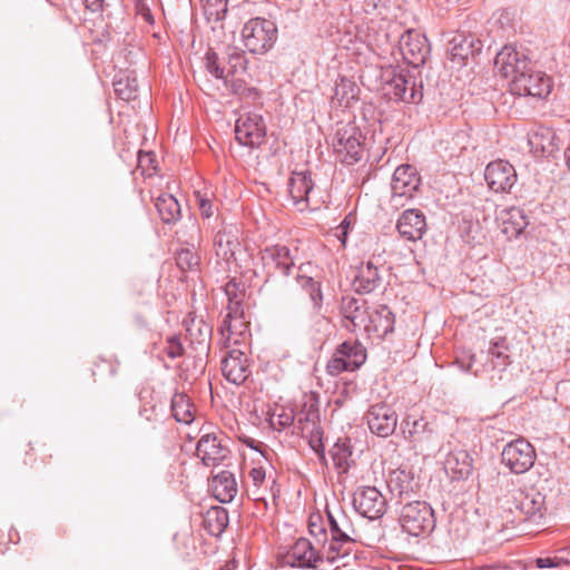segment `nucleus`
<instances>
[{
    "instance_id": "f257e3e1",
    "label": "nucleus",
    "mask_w": 570,
    "mask_h": 570,
    "mask_svg": "<svg viewBox=\"0 0 570 570\" xmlns=\"http://www.w3.org/2000/svg\"><path fill=\"white\" fill-rule=\"evenodd\" d=\"M325 513L328 534L326 560L333 564L348 554L344 547L355 542L357 531L352 518L342 508L331 509L327 505Z\"/></svg>"
},
{
    "instance_id": "f03ea898",
    "label": "nucleus",
    "mask_w": 570,
    "mask_h": 570,
    "mask_svg": "<svg viewBox=\"0 0 570 570\" xmlns=\"http://www.w3.org/2000/svg\"><path fill=\"white\" fill-rule=\"evenodd\" d=\"M384 77L386 95L394 101L420 104L423 99V85L406 69L389 68Z\"/></svg>"
},
{
    "instance_id": "7ed1b4c3",
    "label": "nucleus",
    "mask_w": 570,
    "mask_h": 570,
    "mask_svg": "<svg viewBox=\"0 0 570 570\" xmlns=\"http://www.w3.org/2000/svg\"><path fill=\"white\" fill-rule=\"evenodd\" d=\"M277 33V26L274 21L256 17L243 26L242 40L250 53L264 55L274 47Z\"/></svg>"
},
{
    "instance_id": "20e7f679",
    "label": "nucleus",
    "mask_w": 570,
    "mask_h": 570,
    "mask_svg": "<svg viewBox=\"0 0 570 570\" xmlns=\"http://www.w3.org/2000/svg\"><path fill=\"white\" fill-rule=\"evenodd\" d=\"M399 522L404 532L413 537L431 532L435 528L434 510L425 501H410L403 504Z\"/></svg>"
},
{
    "instance_id": "39448f33",
    "label": "nucleus",
    "mask_w": 570,
    "mask_h": 570,
    "mask_svg": "<svg viewBox=\"0 0 570 570\" xmlns=\"http://www.w3.org/2000/svg\"><path fill=\"white\" fill-rule=\"evenodd\" d=\"M261 259L266 275L264 285L275 281L277 275L289 277L296 267L295 256L286 245H272L261 252Z\"/></svg>"
},
{
    "instance_id": "423d86ee",
    "label": "nucleus",
    "mask_w": 570,
    "mask_h": 570,
    "mask_svg": "<svg viewBox=\"0 0 570 570\" xmlns=\"http://www.w3.org/2000/svg\"><path fill=\"white\" fill-rule=\"evenodd\" d=\"M508 509L518 511L521 514L520 520L539 522L546 514V495L534 488L527 490L515 489L507 498Z\"/></svg>"
},
{
    "instance_id": "0eeeda50",
    "label": "nucleus",
    "mask_w": 570,
    "mask_h": 570,
    "mask_svg": "<svg viewBox=\"0 0 570 570\" xmlns=\"http://www.w3.org/2000/svg\"><path fill=\"white\" fill-rule=\"evenodd\" d=\"M366 361V348L358 341H344L341 343L327 363V372L338 375L342 372L358 370Z\"/></svg>"
},
{
    "instance_id": "6e6552de",
    "label": "nucleus",
    "mask_w": 570,
    "mask_h": 570,
    "mask_svg": "<svg viewBox=\"0 0 570 570\" xmlns=\"http://www.w3.org/2000/svg\"><path fill=\"white\" fill-rule=\"evenodd\" d=\"M552 83L550 77L533 69L532 63L517 73L511 80V91L518 96H531L546 98L551 92Z\"/></svg>"
},
{
    "instance_id": "1a4fd4ad",
    "label": "nucleus",
    "mask_w": 570,
    "mask_h": 570,
    "mask_svg": "<svg viewBox=\"0 0 570 570\" xmlns=\"http://www.w3.org/2000/svg\"><path fill=\"white\" fill-rule=\"evenodd\" d=\"M535 458L533 445L523 438L505 444L501 453L502 463L514 474L529 471L533 466Z\"/></svg>"
},
{
    "instance_id": "9d476101",
    "label": "nucleus",
    "mask_w": 570,
    "mask_h": 570,
    "mask_svg": "<svg viewBox=\"0 0 570 570\" xmlns=\"http://www.w3.org/2000/svg\"><path fill=\"white\" fill-rule=\"evenodd\" d=\"M342 326L348 332L364 328L370 332V315L367 301L353 295H343L340 301Z\"/></svg>"
},
{
    "instance_id": "9b49d317",
    "label": "nucleus",
    "mask_w": 570,
    "mask_h": 570,
    "mask_svg": "<svg viewBox=\"0 0 570 570\" xmlns=\"http://www.w3.org/2000/svg\"><path fill=\"white\" fill-rule=\"evenodd\" d=\"M363 135L355 126H346L337 129L333 146L341 157V161L346 165H354L362 159L363 156Z\"/></svg>"
},
{
    "instance_id": "f8f14e48",
    "label": "nucleus",
    "mask_w": 570,
    "mask_h": 570,
    "mask_svg": "<svg viewBox=\"0 0 570 570\" xmlns=\"http://www.w3.org/2000/svg\"><path fill=\"white\" fill-rule=\"evenodd\" d=\"M403 59L411 66L417 68L423 66L430 55L428 38L415 31L405 30L396 37Z\"/></svg>"
},
{
    "instance_id": "ddd939ff",
    "label": "nucleus",
    "mask_w": 570,
    "mask_h": 570,
    "mask_svg": "<svg viewBox=\"0 0 570 570\" xmlns=\"http://www.w3.org/2000/svg\"><path fill=\"white\" fill-rule=\"evenodd\" d=\"M353 507L361 517L377 520L384 515L387 502L375 487H361L354 493Z\"/></svg>"
},
{
    "instance_id": "4468645a",
    "label": "nucleus",
    "mask_w": 570,
    "mask_h": 570,
    "mask_svg": "<svg viewBox=\"0 0 570 570\" xmlns=\"http://www.w3.org/2000/svg\"><path fill=\"white\" fill-rule=\"evenodd\" d=\"M266 137V126L262 116L253 114L240 116L235 126V139L249 148L259 147Z\"/></svg>"
},
{
    "instance_id": "2eb2a0df",
    "label": "nucleus",
    "mask_w": 570,
    "mask_h": 570,
    "mask_svg": "<svg viewBox=\"0 0 570 570\" xmlns=\"http://www.w3.org/2000/svg\"><path fill=\"white\" fill-rule=\"evenodd\" d=\"M484 179L490 190L509 193L518 179L514 167L507 160L498 159L487 165Z\"/></svg>"
},
{
    "instance_id": "dca6fc26",
    "label": "nucleus",
    "mask_w": 570,
    "mask_h": 570,
    "mask_svg": "<svg viewBox=\"0 0 570 570\" xmlns=\"http://www.w3.org/2000/svg\"><path fill=\"white\" fill-rule=\"evenodd\" d=\"M365 420L370 431L380 436L392 435L397 425V414L385 403H376L368 407Z\"/></svg>"
},
{
    "instance_id": "f3484780",
    "label": "nucleus",
    "mask_w": 570,
    "mask_h": 570,
    "mask_svg": "<svg viewBox=\"0 0 570 570\" xmlns=\"http://www.w3.org/2000/svg\"><path fill=\"white\" fill-rule=\"evenodd\" d=\"M322 561V554L306 538L297 539L284 556V563L292 568L320 570L318 563Z\"/></svg>"
},
{
    "instance_id": "a211bd4d",
    "label": "nucleus",
    "mask_w": 570,
    "mask_h": 570,
    "mask_svg": "<svg viewBox=\"0 0 570 570\" xmlns=\"http://www.w3.org/2000/svg\"><path fill=\"white\" fill-rule=\"evenodd\" d=\"M531 60L525 50H519L515 46H504L494 58V67L504 78H514V76L527 69Z\"/></svg>"
},
{
    "instance_id": "6ab92c4d",
    "label": "nucleus",
    "mask_w": 570,
    "mask_h": 570,
    "mask_svg": "<svg viewBox=\"0 0 570 570\" xmlns=\"http://www.w3.org/2000/svg\"><path fill=\"white\" fill-rule=\"evenodd\" d=\"M317 421L318 410L314 404H311L307 412L301 413L298 416L299 429L307 436L308 445L318 455L320 460H324L323 430Z\"/></svg>"
},
{
    "instance_id": "aec40b11",
    "label": "nucleus",
    "mask_w": 570,
    "mask_h": 570,
    "mask_svg": "<svg viewBox=\"0 0 570 570\" xmlns=\"http://www.w3.org/2000/svg\"><path fill=\"white\" fill-rule=\"evenodd\" d=\"M420 185L421 176L416 168L410 164L400 165L394 170L391 181L393 199L396 197L411 198L413 193L419 189Z\"/></svg>"
},
{
    "instance_id": "412c9836",
    "label": "nucleus",
    "mask_w": 570,
    "mask_h": 570,
    "mask_svg": "<svg viewBox=\"0 0 570 570\" xmlns=\"http://www.w3.org/2000/svg\"><path fill=\"white\" fill-rule=\"evenodd\" d=\"M222 373L229 383L243 384L252 373L246 354L236 348L230 350L222 360Z\"/></svg>"
},
{
    "instance_id": "4be33fe9",
    "label": "nucleus",
    "mask_w": 570,
    "mask_h": 570,
    "mask_svg": "<svg viewBox=\"0 0 570 570\" xmlns=\"http://www.w3.org/2000/svg\"><path fill=\"white\" fill-rule=\"evenodd\" d=\"M482 47V41L474 35L460 32L450 40L448 52L453 62L464 65L469 57L479 55Z\"/></svg>"
},
{
    "instance_id": "5701e85b",
    "label": "nucleus",
    "mask_w": 570,
    "mask_h": 570,
    "mask_svg": "<svg viewBox=\"0 0 570 570\" xmlns=\"http://www.w3.org/2000/svg\"><path fill=\"white\" fill-rule=\"evenodd\" d=\"M396 229L403 238L419 240L426 232L425 215L420 209H406L400 215Z\"/></svg>"
},
{
    "instance_id": "b1692460",
    "label": "nucleus",
    "mask_w": 570,
    "mask_h": 570,
    "mask_svg": "<svg viewBox=\"0 0 570 570\" xmlns=\"http://www.w3.org/2000/svg\"><path fill=\"white\" fill-rule=\"evenodd\" d=\"M228 452L215 433L203 434L196 446V454L206 466L220 463L226 459Z\"/></svg>"
},
{
    "instance_id": "393cba45",
    "label": "nucleus",
    "mask_w": 570,
    "mask_h": 570,
    "mask_svg": "<svg viewBox=\"0 0 570 570\" xmlns=\"http://www.w3.org/2000/svg\"><path fill=\"white\" fill-rule=\"evenodd\" d=\"M382 284V276L379 267L371 261L362 263L354 275L353 288L356 294L364 295L373 293Z\"/></svg>"
},
{
    "instance_id": "a878e982",
    "label": "nucleus",
    "mask_w": 570,
    "mask_h": 570,
    "mask_svg": "<svg viewBox=\"0 0 570 570\" xmlns=\"http://www.w3.org/2000/svg\"><path fill=\"white\" fill-rule=\"evenodd\" d=\"M560 139L556 132L549 128L541 126L529 136V145L534 153L542 157H554V153L560 149Z\"/></svg>"
},
{
    "instance_id": "bb28decb",
    "label": "nucleus",
    "mask_w": 570,
    "mask_h": 570,
    "mask_svg": "<svg viewBox=\"0 0 570 570\" xmlns=\"http://www.w3.org/2000/svg\"><path fill=\"white\" fill-rule=\"evenodd\" d=\"M497 219L502 223V232L508 237H518L529 225V217L519 207L501 209L497 215Z\"/></svg>"
},
{
    "instance_id": "cd10ccee",
    "label": "nucleus",
    "mask_w": 570,
    "mask_h": 570,
    "mask_svg": "<svg viewBox=\"0 0 570 570\" xmlns=\"http://www.w3.org/2000/svg\"><path fill=\"white\" fill-rule=\"evenodd\" d=\"M209 488L215 499L220 503H229L237 494L238 488L235 475L230 471L223 470L212 476Z\"/></svg>"
},
{
    "instance_id": "c85d7f7f",
    "label": "nucleus",
    "mask_w": 570,
    "mask_h": 570,
    "mask_svg": "<svg viewBox=\"0 0 570 570\" xmlns=\"http://www.w3.org/2000/svg\"><path fill=\"white\" fill-rule=\"evenodd\" d=\"M314 184L308 171H294L288 181V191L295 205L307 204Z\"/></svg>"
},
{
    "instance_id": "c756f323",
    "label": "nucleus",
    "mask_w": 570,
    "mask_h": 570,
    "mask_svg": "<svg viewBox=\"0 0 570 570\" xmlns=\"http://www.w3.org/2000/svg\"><path fill=\"white\" fill-rule=\"evenodd\" d=\"M155 206L164 224L173 225L181 218L180 204L171 194L161 193L156 198Z\"/></svg>"
},
{
    "instance_id": "7c9ffc66",
    "label": "nucleus",
    "mask_w": 570,
    "mask_h": 570,
    "mask_svg": "<svg viewBox=\"0 0 570 570\" xmlns=\"http://www.w3.org/2000/svg\"><path fill=\"white\" fill-rule=\"evenodd\" d=\"M445 469L452 471L454 479H468L473 471V459L464 450L453 451L446 458Z\"/></svg>"
},
{
    "instance_id": "2f4dec72",
    "label": "nucleus",
    "mask_w": 570,
    "mask_h": 570,
    "mask_svg": "<svg viewBox=\"0 0 570 570\" xmlns=\"http://www.w3.org/2000/svg\"><path fill=\"white\" fill-rule=\"evenodd\" d=\"M115 94L122 100L129 101L137 97L138 83L134 71L121 70L114 77Z\"/></svg>"
},
{
    "instance_id": "473e14b6",
    "label": "nucleus",
    "mask_w": 570,
    "mask_h": 570,
    "mask_svg": "<svg viewBox=\"0 0 570 570\" xmlns=\"http://www.w3.org/2000/svg\"><path fill=\"white\" fill-rule=\"evenodd\" d=\"M395 316L386 305H380L370 315V331L386 336L394 331Z\"/></svg>"
},
{
    "instance_id": "72a5a7b5",
    "label": "nucleus",
    "mask_w": 570,
    "mask_h": 570,
    "mask_svg": "<svg viewBox=\"0 0 570 570\" xmlns=\"http://www.w3.org/2000/svg\"><path fill=\"white\" fill-rule=\"evenodd\" d=\"M413 475L405 470H394L386 481L387 488L393 495L400 499L407 495L412 490Z\"/></svg>"
},
{
    "instance_id": "f704fd0d",
    "label": "nucleus",
    "mask_w": 570,
    "mask_h": 570,
    "mask_svg": "<svg viewBox=\"0 0 570 570\" xmlns=\"http://www.w3.org/2000/svg\"><path fill=\"white\" fill-rule=\"evenodd\" d=\"M301 269L302 266H298L297 272L295 273V279L297 284L308 294L313 303V308L318 312L323 304L321 283L314 281L313 277L302 275L299 273Z\"/></svg>"
},
{
    "instance_id": "c9c22d12",
    "label": "nucleus",
    "mask_w": 570,
    "mask_h": 570,
    "mask_svg": "<svg viewBox=\"0 0 570 570\" xmlns=\"http://www.w3.org/2000/svg\"><path fill=\"white\" fill-rule=\"evenodd\" d=\"M224 62L228 66L229 76L244 73L247 70L248 59L244 50L237 47L228 46L223 57Z\"/></svg>"
},
{
    "instance_id": "e433bc0d",
    "label": "nucleus",
    "mask_w": 570,
    "mask_h": 570,
    "mask_svg": "<svg viewBox=\"0 0 570 570\" xmlns=\"http://www.w3.org/2000/svg\"><path fill=\"white\" fill-rule=\"evenodd\" d=\"M205 523L209 529L210 534L218 535L225 531L228 525V512L222 507H215L207 511Z\"/></svg>"
},
{
    "instance_id": "4c0bfd02",
    "label": "nucleus",
    "mask_w": 570,
    "mask_h": 570,
    "mask_svg": "<svg viewBox=\"0 0 570 570\" xmlns=\"http://www.w3.org/2000/svg\"><path fill=\"white\" fill-rule=\"evenodd\" d=\"M193 345H199L202 348H208L212 338L213 328L203 320L193 321V325L187 328Z\"/></svg>"
},
{
    "instance_id": "58836bf2",
    "label": "nucleus",
    "mask_w": 570,
    "mask_h": 570,
    "mask_svg": "<svg viewBox=\"0 0 570 570\" xmlns=\"http://www.w3.org/2000/svg\"><path fill=\"white\" fill-rule=\"evenodd\" d=\"M358 92L357 86L345 77H342L340 82L336 83L333 101H336L338 106L347 107L351 100L356 99Z\"/></svg>"
},
{
    "instance_id": "ea45409f",
    "label": "nucleus",
    "mask_w": 570,
    "mask_h": 570,
    "mask_svg": "<svg viewBox=\"0 0 570 570\" xmlns=\"http://www.w3.org/2000/svg\"><path fill=\"white\" fill-rule=\"evenodd\" d=\"M226 62L222 60L218 53L209 48L205 53V67L206 70L216 79L227 81L229 73L225 68Z\"/></svg>"
},
{
    "instance_id": "a19ab883",
    "label": "nucleus",
    "mask_w": 570,
    "mask_h": 570,
    "mask_svg": "<svg viewBox=\"0 0 570 570\" xmlns=\"http://www.w3.org/2000/svg\"><path fill=\"white\" fill-rule=\"evenodd\" d=\"M203 11L208 22H219L228 11V0H203Z\"/></svg>"
},
{
    "instance_id": "79ce46f5",
    "label": "nucleus",
    "mask_w": 570,
    "mask_h": 570,
    "mask_svg": "<svg viewBox=\"0 0 570 570\" xmlns=\"http://www.w3.org/2000/svg\"><path fill=\"white\" fill-rule=\"evenodd\" d=\"M308 532L318 543L326 544L328 541L326 520L321 512L316 511L309 514L307 521Z\"/></svg>"
},
{
    "instance_id": "37998d69",
    "label": "nucleus",
    "mask_w": 570,
    "mask_h": 570,
    "mask_svg": "<svg viewBox=\"0 0 570 570\" xmlns=\"http://www.w3.org/2000/svg\"><path fill=\"white\" fill-rule=\"evenodd\" d=\"M507 351L508 345L505 337H498L490 343L488 353L493 358V367L504 368L509 364Z\"/></svg>"
},
{
    "instance_id": "c03bdc74",
    "label": "nucleus",
    "mask_w": 570,
    "mask_h": 570,
    "mask_svg": "<svg viewBox=\"0 0 570 570\" xmlns=\"http://www.w3.org/2000/svg\"><path fill=\"white\" fill-rule=\"evenodd\" d=\"M173 415L177 422L190 423L193 421V414L190 406L186 401L185 394H175L171 400Z\"/></svg>"
},
{
    "instance_id": "a18cd8bd",
    "label": "nucleus",
    "mask_w": 570,
    "mask_h": 570,
    "mask_svg": "<svg viewBox=\"0 0 570 570\" xmlns=\"http://www.w3.org/2000/svg\"><path fill=\"white\" fill-rule=\"evenodd\" d=\"M175 259L181 271H194L199 265V256L189 248L178 250Z\"/></svg>"
},
{
    "instance_id": "49530a36",
    "label": "nucleus",
    "mask_w": 570,
    "mask_h": 570,
    "mask_svg": "<svg viewBox=\"0 0 570 570\" xmlns=\"http://www.w3.org/2000/svg\"><path fill=\"white\" fill-rule=\"evenodd\" d=\"M476 363L475 354L471 351H462L455 357L454 364L464 373L479 375L480 368L474 367Z\"/></svg>"
},
{
    "instance_id": "de8ad7c7",
    "label": "nucleus",
    "mask_w": 570,
    "mask_h": 570,
    "mask_svg": "<svg viewBox=\"0 0 570 570\" xmlns=\"http://www.w3.org/2000/svg\"><path fill=\"white\" fill-rule=\"evenodd\" d=\"M331 454L335 465L341 468L347 463L348 458L352 455V450L346 441L338 439L332 448Z\"/></svg>"
},
{
    "instance_id": "09e8293b",
    "label": "nucleus",
    "mask_w": 570,
    "mask_h": 570,
    "mask_svg": "<svg viewBox=\"0 0 570 570\" xmlns=\"http://www.w3.org/2000/svg\"><path fill=\"white\" fill-rule=\"evenodd\" d=\"M233 240L230 236L226 234V232L218 230L214 237V246L216 248V254L218 256H223L226 258L228 254H232L230 245Z\"/></svg>"
},
{
    "instance_id": "8fccbe9b",
    "label": "nucleus",
    "mask_w": 570,
    "mask_h": 570,
    "mask_svg": "<svg viewBox=\"0 0 570 570\" xmlns=\"http://www.w3.org/2000/svg\"><path fill=\"white\" fill-rule=\"evenodd\" d=\"M224 292L227 299L244 298L245 287L242 282L232 278L225 284Z\"/></svg>"
},
{
    "instance_id": "3c124183",
    "label": "nucleus",
    "mask_w": 570,
    "mask_h": 570,
    "mask_svg": "<svg viewBox=\"0 0 570 570\" xmlns=\"http://www.w3.org/2000/svg\"><path fill=\"white\" fill-rule=\"evenodd\" d=\"M165 352L168 357L175 360L184 354V347L178 336L173 335L167 338Z\"/></svg>"
},
{
    "instance_id": "603ef678",
    "label": "nucleus",
    "mask_w": 570,
    "mask_h": 570,
    "mask_svg": "<svg viewBox=\"0 0 570 570\" xmlns=\"http://www.w3.org/2000/svg\"><path fill=\"white\" fill-rule=\"evenodd\" d=\"M381 0H353V7L365 14H373L377 11Z\"/></svg>"
},
{
    "instance_id": "864d4df0",
    "label": "nucleus",
    "mask_w": 570,
    "mask_h": 570,
    "mask_svg": "<svg viewBox=\"0 0 570 570\" xmlns=\"http://www.w3.org/2000/svg\"><path fill=\"white\" fill-rule=\"evenodd\" d=\"M135 10L147 23H154V16L146 0H135Z\"/></svg>"
},
{
    "instance_id": "5fc2aeb1",
    "label": "nucleus",
    "mask_w": 570,
    "mask_h": 570,
    "mask_svg": "<svg viewBox=\"0 0 570 570\" xmlns=\"http://www.w3.org/2000/svg\"><path fill=\"white\" fill-rule=\"evenodd\" d=\"M534 562L539 569L557 568L567 563L564 559L558 557L537 558Z\"/></svg>"
},
{
    "instance_id": "6e6d98bb",
    "label": "nucleus",
    "mask_w": 570,
    "mask_h": 570,
    "mask_svg": "<svg viewBox=\"0 0 570 570\" xmlns=\"http://www.w3.org/2000/svg\"><path fill=\"white\" fill-rule=\"evenodd\" d=\"M198 207L200 210V214L205 218H209L213 215V203L210 199L206 198L205 196H202L199 193L196 194Z\"/></svg>"
},
{
    "instance_id": "4d7b16f0",
    "label": "nucleus",
    "mask_w": 570,
    "mask_h": 570,
    "mask_svg": "<svg viewBox=\"0 0 570 570\" xmlns=\"http://www.w3.org/2000/svg\"><path fill=\"white\" fill-rule=\"evenodd\" d=\"M227 315L233 316L235 318L243 317V298L228 299L227 305Z\"/></svg>"
},
{
    "instance_id": "13d9d810",
    "label": "nucleus",
    "mask_w": 570,
    "mask_h": 570,
    "mask_svg": "<svg viewBox=\"0 0 570 570\" xmlns=\"http://www.w3.org/2000/svg\"><path fill=\"white\" fill-rule=\"evenodd\" d=\"M350 228V222L347 218H344L341 224L336 227V237L338 240L345 245L347 240V234Z\"/></svg>"
},
{
    "instance_id": "bf43d9fd",
    "label": "nucleus",
    "mask_w": 570,
    "mask_h": 570,
    "mask_svg": "<svg viewBox=\"0 0 570 570\" xmlns=\"http://www.w3.org/2000/svg\"><path fill=\"white\" fill-rule=\"evenodd\" d=\"M249 476L253 480L254 485L259 487L266 478V472L262 466L253 468L249 471Z\"/></svg>"
},
{
    "instance_id": "052dcab7",
    "label": "nucleus",
    "mask_w": 570,
    "mask_h": 570,
    "mask_svg": "<svg viewBox=\"0 0 570 570\" xmlns=\"http://www.w3.org/2000/svg\"><path fill=\"white\" fill-rule=\"evenodd\" d=\"M234 318L235 317L229 316L227 314L224 316V320H223V322H222V324L219 325V328H218L220 334H222V336H224V337L227 336L228 337L230 334L234 333L233 326H232V321Z\"/></svg>"
},
{
    "instance_id": "680f3d73",
    "label": "nucleus",
    "mask_w": 570,
    "mask_h": 570,
    "mask_svg": "<svg viewBox=\"0 0 570 570\" xmlns=\"http://www.w3.org/2000/svg\"><path fill=\"white\" fill-rule=\"evenodd\" d=\"M406 426H410L411 422L407 419L405 421ZM428 423L423 419L414 420L412 422V429L409 430L410 435L417 434L420 432H423L426 428Z\"/></svg>"
},
{
    "instance_id": "e2e57ef3",
    "label": "nucleus",
    "mask_w": 570,
    "mask_h": 570,
    "mask_svg": "<svg viewBox=\"0 0 570 570\" xmlns=\"http://www.w3.org/2000/svg\"><path fill=\"white\" fill-rule=\"evenodd\" d=\"M86 9L91 12H99L102 9L104 0H82Z\"/></svg>"
},
{
    "instance_id": "0e129e2a",
    "label": "nucleus",
    "mask_w": 570,
    "mask_h": 570,
    "mask_svg": "<svg viewBox=\"0 0 570 570\" xmlns=\"http://www.w3.org/2000/svg\"><path fill=\"white\" fill-rule=\"evenodd\" d=\"M243 443H244L247 448H249V449H252V450H254V451H256V452H261V453H262V448H263V446H265V444H264V443H262V442H259V441H257V440H254V439H252V438H248V436H246V438L243 440Z\"/></svg>"
},
{
    "instance_id": "69168bd1",
    "label": "nucleus",
    "mask_w": 570,
    "mask_h": 570,
    "mask_svg": "<svg viewBox=\"0 0 570 570\" xmlns=\"http://www.w3.org/2000/svg\"><path fill=\"white\" fill-rule=\"evenodd\" d=\"M564 158H566V164H567L568 168L570 169V146L567 147V149L564 151Z\"/></svg>"
},
{
    "instance_id": "338daca9",
    "label": "nucleus",
    "mask_w": 570,
    "mask_h": 570,
    "mask_svg": "<svg viewBox=\"0 0 570 570\" xmlns=\"http://www.w3.org/2000/svg\"><path fill=\"white\" fill-rule=\"evenodd\" d=\"M473 570H494V569L490 566H483V567L475 568Z\"/></svg>"
}]
</instances>
